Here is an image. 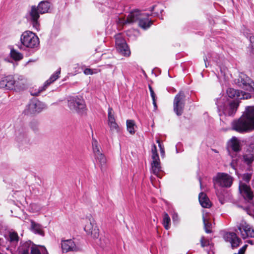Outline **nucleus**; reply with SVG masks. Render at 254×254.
Listing matches in <instances>:
<instances>
[{
	"instance_id": "nucleus-1",
	"label": "nucleus",
	"mask_w": 254,
	"mask_h": 254,
	"mask_svg": "<svg viewBox=\"0 0 254 254\" xmlns=\"http://www.w3.org/2000/svg\"><path fill=\"white\" fill-rule=\"evenodd\" d=\"M232 129L239 133L254 130V106L246 108L244 114L232 123Z\"/></svg>"
},
{
	"instance_id": "nucleus-2",
	"label": "nucleus",
	"mask_w": 254,
	"mask_h": 254,
	"mask_svg": "<svg viewBox=\"0 0 254 254\" xmlns=\"http://www.w3.org/2000/svg\"><path fill=\"white\" fill-rule=\"evenodd\" d=\"M51 4L49 0L41 1L37 6H31L30 10L27 15V20L32 24L37 31L40 29V23L38 19L40 14H44L49 12Z\"/></svg>"
},
{
	"instance_id": "nucleus-3",
	"label": "nucleus",
	"mask_w": 254,
	"mask_h": 254,
	"mask_svg": "<svg viewBox=\"0 0 254 254\" xmlns=\"http://www.w3.org/2000/svg\"><path fill=\"white\" fill-rule=\"evenodd\" d=\"M0 88L19 91L26 88V80L20 75H9L0 80Z\"/></svg>"
},
{
	"instance_id": "nucleus-4",
	"label": "nucleus",
	"mask_w": 254,
	"mask_h": 254,
	"mask_svg": "<svg viewBox=\"0 0 254 254\" xmlns=\"http://www.w3.org/2000/svg\"><path fill=\"white\" fill-rule=\"evenodd\" d=\"M148 17L149 14L141 13L138 10H135L129 13L126 20L120 19V21L123 24L132 23L138 21L139 26L145 29L149 28L152 24L151 21L148 20Z\"/></svg>"
},
{
	"instance_id": "nucleus-5",
	"label": "nucleus",
	"mask_w": 254,
	"mask_h": 254,
	"mask_svg": "<svg viewBox=\"0 0 254 254\" xmlns=\"http://www.w3.org/2000/svg\"><path fill=\"white\" fill-rule=\"evenodd\" d=\"M21 45L19 49H23L24 48L34 49L39 45V39L35 33L30 31H25L22 33L20 36Z\"/></svg>"
},
{
	"instance_id": "nucleus-6",
	"label": "nucleus",
	"mask_w": 254,
	"mask_h": 254,
	"mask_svg": "<svg viewBox=\"0 0 254 254\" xmlns=\"http://www.w3.org/2000/svg\"><path fill=\"white\" fill-rule=\"evenodd\" d=\"M67 101L68 107L71 111L81 115L86 113V106L84 100L81 97H69Z\"/></svg>"
},
{
	"instance_id": "nucleus-7",
	"label": "nucleus",
	"mask_w": 254,
	"mask_h": 254,
	"mask_svg": "<svg viewBox=\"0 0 254 254\" xmlns=\"http://www.w3.org/2000/svg\"><path fill=\"white\" fill-rule=\"evenodd\" d=\"M216 105L220 111H222L225 115L228 116H233L235 114L239 106V103L235 101L224 103L221 99L217 100Z\"/></svg>"
},
{
	"instance_id": "nucleus-8",
	"label": "nucleus",
	"mask_w": 254,
	"mask_h": 254,
	"mask_svg": "<svg viewBox=\"0 0 254 254\" xmlns=\"http://www.w3.org/2000/svg\"><path fill=\"white\" fill-rule=\"evenodd\" d=\"M185 95L181 91L177 94L174 100L173 109L177 116L182 115L185 106Z\"/></svg>"
},
{
	"instance_id": "nucleus-9",
	"label": "nucleus",
	"mask_w": 254,
	"mask_h": 254,
	"mask_svg": "<svg viewBox=\"0 0 254 254\" xmlns=\"http://www.w3.org/2000/svg\"><path fill=\"white\" fill-rule=\"evenodd\" d=\"M213 181L214 186L217 184L221 187L229 188L232 184L233 179L232 177L227 174L218 173L217 175L213 178Z\"/></svg>"
},
{
	"instance_id": "nucleus-10",
	"label": "nucleus",
	"mask_w": 254,
	"mask_h": 254,
	"mask_svg": "<svg viewBox=\"0 0 254 254\" xmlns=\"http://www.w3.org/2000/svg\"><path fill=\"white\" fill-rule=\"evenodd\" d=\"M115 44L117 51L125 56H129L130 52L126 41L121 34L115 35Z\"/></svg>"
},
{
	"instance_id": "nucleus-11",
	"label": "nucleus",
	"mask_w": 254,
	"mask_h": 254,
	"mask_svg": "<svg viewBox=\"0 0 254 254\" xmlns=\"http://www.w3.org/2000/svg\"><path fill=\"white\" fill-rule=\"evenodd\" d=\"M115 44L117 51L125 56H129L130 52L126 41L121 34L115 35Z\"/></svg>"
},
{
	"instance_id": "nucleus-12",
	"label": "nucleus",
	"mask_w": 254,
	"mask_h": 254,
	"mask_svg": "<svg viewBox=\"0 0 254 254\" xmlns=\"http://www.w3.org/2000/svg\"><path fill=\"white\" fill-rule=\"evenodd\" d=\"M84 230L87 234L90 235L94 238H97L99 236V229L95 220L92 217L85 220Z\"/></svg>"
},
{
	"instance_id": "nucleus-13",
	"label": "nucleus",
	"mask_w": 254,
	"mask_h": 254,
	"mask_svg": "<svg viewBox=\"0 0 254 254\" xmlns=\"http://www.w3.org/2000/svg\"><path fill=\"white\" fill-rule=\"evenodd\" d=\"M45 104L37 100L31 101L27 107L26 112L27 114H34L40 112L45 108Z\"/></svg>"
},
{
	"instance_id": "nucleus-14",
	"label": "nucleus",
	"mask_w": 254,
	"mask_h": 254,
	"mask_svg": "<svg viewBox=\"0 0 254 254\" xmlns=\"http://www.w3.org/2000/svg\"><path fill=\"white\" fill-rule=\"evenodd\" d=\"M242 237L245 239L248 237H254V230L250 225L242 221L238 226Z\"/></svg>"
},
{
	"instance_id": "nucleus-15",
	"label": "nucleus",
	"mask_w": 254,
	"mask_h": 254,
	"mask_svg": "<svg viewBox=\"0 0 254 254\" xmlns=\"http://www.w3.org/2000/svg\"><path fill=\"white\" fill-rule=\"evenodd\" d=\"M223 237L225 241L231 244L232 249L237 248L241 243V240L233 232H227L224 234Z\"/></svg>"
},
{
	"instance_id": "nucleus-16",
	"label": "nucleus",
	"mask_w": 254,
	"mask_h": 254,
	"mask_svg": "<svg viewBox=\"0 0 254 254\" xmlns=\"http://www.w3.org/2000/svg\"><path fill=\"white\" fill-rule=\"evenodd\" d=\"M227 94L230 98L236 99H247L251 97L249 94L232 88H229L227 90Z\"/></svg>"
},
{
	"instance_id": "nucleus-17",
	"label": "nucleus",
	"mask_w": 254,
	"mask_h": 254,
	"mask_svg": "<svg viewBox=\"0 0 254 254\" xmlns=\"http://www.w3.org/2000/svg\"><path fill=\"white\" fill-rule=\"evenodd\" d=\"M61 247L63 253H67L69 251L76 252L80 250V248L76 246L71 239L62 240Z\"/></svg>"
},
{
	"instance_id": "nucleus-18",
	"label": "nucleus",
	"mask_w": 254,
	"mask_h": 254,
	"mask_svg": "<svg viewBox=\"0 0 254 254\" xmlns=\"http://www.w3.org/2000/svg\"><path fill=\"white\" fill-rule=\"evenodd\" d=\"M240 193L244 198L248 201L253 199L254 195L251 188L244 183H241L239 186Z\"/></svg>"
},
{
	"instance_id": "nucleus-19",
	"label": "nucleus",
	"mask_w": 254,
	"mask_h": 254,
	"mask_svg": "<svg viewBox=\"0 0 254 254\" xmlns=\"http://www.w3.org/2000/svg\"><path fill=\"white\" fill-rule=\"evenodd\" d=\"M61 68H60L58 71H57L55 73H54L53 75H51L50 78L45 82L44 86L42 87L39 88L38 93L33 94V95L35 96H37L41 92L43 91V90H45V89L50 84L54 82L59 78Z\"/></svg>"
},
{
	"instance_id": "nucleus-20",
	"label": "nucleus",
	"mask_w": 254,
	"mask_h": 254,
	"mask_svg": "<svg viewBox=\"0 0 254 254\" xmlns=\"http://www.w3.org/2000/svg\"><path fill=\"white\" fill-rule=\"evenodd\" d=\"M151 172L158 178L162 177V171L159 160H153L151 163Z\"/></svg>"
},
{
	"instance_id": "nucleus-21",
	"label": "nucleus",
	"mask_w": 254,
	"mask_h": 254,
	"mask_svg": "<svg viewBox=\"0 0 254 254\" xmlns=\"http://www.w3.org/2000/svg\"><path fill=\"white\" fill-rule=\"evenodd\" d=\"M228 148L231 149L236 152H239L241 150L239 140L236 137H233L228 142Z\"/></svg>"
},
{
	"instance_id": "nucleus-22",
	"label": "nucleus",
	"mask_w": 254,
	"mask_h": 254,
	"mask_svg": "<svg viewBox=\"0 0 254 254\" xmlns=\"http://www.w3.org/2000/svg\"><path fill=\"white\" fill-rule=\"evenodd\" d=\"M199 201L202 207L204 208H209L211 206V203L206 194L203 192H200L198 196Z\"/></svg>"
},
{
	"instance_id": "nucleus-23",
	"label": "nucleus",
	"mask_w": 254,
	"mask_h": 254,
	"mask_svg": "<svg viewBox=\"0 0 254 254\" xmlns=\"http://www.w3.org/2000/svg\"><path fill=\"white\" fill-rule=\"evenodd\" d=\"M244 162L250 166L254 161V154L250 151H246L243 155Z\"/></svg>"
},
{
	"instance_id": "nucleus-24",
	"label": "nucleus",
	"mask_w": 254,
	"mask_h": 254,
	"mask_svg": "<svg viewBox=\"0 0 254 254\" xmlns=\"http://www.w3.org/2000/svg\"><path fill=\"white\" fill-rule=\"evenodd\" d=\"M31 229L32 231L35 234H38L44 236V232L42 230V226L34 221H31Z\"/></svg>"
},
{
	"instance_id": "nucleus-25",
	"label": "nucleus",
	"mask_w": 254,
	"mask_h": 254,
	"mask_svg": "<svg viewBox=\"0 0 254 254\" xmlns=\"http://www.w3.org/2000/svg\"><path fill=\"white\" fill-rule=\"evenodd\" d=\"M135 127L136 125L134 121L131 120H128L127 121V130L131 134H133L135 133Z\"/></svg>"
},
{
	"instance_id": "nucleus-26",
	"label": "nucleus",
	"mask_w": 254,
	"mask_h": 254,
	"mask_svg": "<svg viewBox=\"0 0 254 254\" xmlns=\"http://www.w3.org/2000/svg\"><path fill=\"white\" fill-rule=\"evenodd\" d=\"M8 237V240L13 245L16 244L19 241V238L16 232H9Z\"/></svg>"
},
{
	"instance_id": "nucleus-27",
	"label": "nucleus",
	"mask_w": 254,
	"mask_h": 254,
	"mask_svg": "<svg viewBox=\"0 0 254 254\" xmlns=\"http://www.w3.org/2000/svg\"><path fill=\"white\" fill-rule=\"evenodd\" d=\"M108 126L110 127V130L112 132H119L120 130V128L119 126L117 124V123L116 122V120L109 122L108 123Z\"/></svg>"
},
{
	"instance_id": "nucleus-28",
	"label": "nucleus",
	"mask_w": 254,
	"mask_h": 254,
	"mask_svg": "<svg viewBox=\"0 0 254 254\" xmlns=\"http://www.w3.org/2000/svg\"><path fill=\"white\" fill-rule=\"evenodd\" d=\"M171 220L167 213H164L163 217V225L166 230L170 228Z\"/></svg>"
},
{
	"instance_id": "nucleus-29",
	"label": "nucleus",
	"mask_w": 254,
	"mask_h": 254,
	"mask_svg": "<svg viewBox=\"0 0 254 254\" xmlns=\"http://www.w3.org/2000/svg\"><path fill=\"white\" fill-rule=\"evenodd\" d=\"M10 55L11 58L15 61H19L23 58L22 54L14 49L11 50Z\"/></svg>"
},
{
	"instance_id": "nucleus-30",
	"label": "nucleus",
	"mask_w": 254,
	"mask_h": 254,
	"mask_svg": "<svg viewBox=\"0 0 254 254\" xmlns=\"http://www.w3.org/2000/svg\"><path fill=\"white\" fill-rule=\"evenodd\" d=\"M240 79H239V80L240 83L243 84L244 87L246 89V88L248 87L249 82L251 81V79L247 75L244 74L240 76Z\"/></svg>"
},
{
	"instance_id": "nucleus-31",
	"label": "nucleus",
	"mask_w": 254,
	"mask_h": 254,
	"mask_svg": "<svg viewBox=\"0 0 254 254\" xmlns=\"http://www.w3.org/2000/svg\"><path fill=\"white\" fill-rule=\"evenodd\" d=\"M95 158L98 160L99 163L101 165V168L103 167L106 164V159L105 156L101 152L95 155Z\"/></svg>"
},
{
	"instance_id": "nucleus-32",
	"label": "nucleus",
	"mask_w": 254,
	"mask_h": 254,
	"mask_svg": "<svg viewBox=\"0 0 254 254\" xmlns=\"http://www.w3.org/2000/svg\"><path fill=\"white\" fill-rule=\"evenodd\" d=\"M92 143L93 151L94 155L100 153V147L98 146L97 141L95 139L93 138Z\"/></svg>"
},
{
	"instance_id": "nucleus-33",
	"label": "nucleus",
	"mask_w": 254,
	"mask_h": 254,
	"mask_svg": "<svg viewBox=\"0 0 254 254\" xmlns=\"http://www.w3.org/2000/svg\"><path fill=\"white\" fill-rule=\"evenodd\" d=\"M151 152L153 160H159V155L157 153V147L155 144H153L152 146Z\"/></svg>"
},
{
	"instance_id": "nucleus-34",
	"label": "nucleus",
	"mask_w": 254,
	"mask_h": 254,
	"mask_svg": "<svg viewBox=\"0 0 254 254\" xmlns=\"http://www.w3.org/2000/svg\"><path fill=\"white\" fill-rule=\"evenodd\" d=\"M203 221L206 233H210L211 232V230L210 229L211 226V223L209 222L204 216H203Z\"/></svg>"
},
{
	"instance_id": "nucleus-35",
	"label": "nucleus",
	"mask_w": 254,
	"mask_h": 254,
	"mask_svg": "<svg viewBox=\"0 0 254 254\" xmlns=\"http://www.w3.org/2000/svg\"><path fill=\"white\" fill-rule=\"evenodd\" d=\"M149 89L150 92L151 96L153 101V104L154 105V109H156L157 108V104L156 102V95L151 87V86H149Z\"/></svg>"
},
{
	"instance_id": "nucleus-36",
	"label": "nucleus",
	"mask_w": 254,
	"mask_h": 254,
	"mask_svg": "<svg viewBox=\"0 0 254 254\" xmlns=\"http://www.w3.org/2000/svg\"><path fill=\"white\" fill-rule=\"evenodd\" d=\"M115 120L113 109L111 107L108 108V122Z\"/></svg>"
},
{
	"instance_id": "nucleus-37",
	"label": "nucleus",
	"mask_w": 254,
	"mask_h": 254,
	"mask_svg": "<svg viewBox=\"0 0 254 254\" xmlns=\"http://www.w3.org/2000/svg\"><path fill=\"white\" fill-rule=\"evenodd\" d=\"M23 247H25V248H22V254H29V251L30 249V243H25Z\"/></svg>"
},
{
	"instance_id": "nucleus-38",
	"label": "nucleus",
	"mask_w": 254,
	"mask_h": 254,
	"mask_svg": "<svg viewBox=\"0 0 254 254\" xmlns=\"http://www.w3.org/2000/svg\"><path fill=\"white\" fill-rule=\"evenodd\" d=\"M252 178V174L250 173H245L243 174L242 179L247 183H249Z\"/></svg>"
},
{
	"instance_id": "nucleus-39",
	"label": "nucleus",
	"mask_w": 254,
	"mask_h": 254,
	"mask_svg": "<svg viewBox=\"0 0 254 254\" xmlns=\"http://www.w3.org/2000/svg\"><path fill=\"white\" fill-rule=\"evenodd\" d=\"M31 254H41L39 250L35 246L30 247Z\"/></svg>"
},
{
	"instance_id": "nucleus-40",
	"label": "nucleus",
	"mask_w": 254,
	"mask_h": 254,
	"mask_svg": "<svg viewBox=\"0 0 254 254\" xmlns=\"http://www.w3.org/2000/svg\"><path fill=\"white\" fill-rule=\"evenodd\" d=\"M38 123L36 121H32L30 124V127L34 131L38 129Z\"/></svg>"
},
{
	"instance_id": "nucleus-41",
	"label": "nucleus",
	"mask_w": 254,
	"mask_h": 254,
	"mask_svg": "<svg viewBox=\"0 0 254 254\" xmlns=\"http://www.w3.org/2000/svg\"><path fill=\"white\" fill-rule=\"evenodd\" d=\"M246 90L250 91H254V82L251 79V81L249 82L248 87L246 88Z\"/></svg>"
},
{
	"instance_id": "nucleus-42",
	"label": "nucleus",
	"mask_w": 254,
	"mask_h": 254,
	"mask_svg": "<svg viewBox=\"0 0 254 254\" xmlns=\"http://www.w3.org/2000/svg\"><path fill=\"white\" fill-rule=\"evenodd\" d=\"M201 246L202 247H204L208 245L209 242L204 240V238L202 237L200 240Z\"/></svg>"
},
{
	"instance_id": "nucleus-43",
	"label": "nucleus",
	"mask_w": 254,
	"mask_h": 254,
	"mask_svg": "<svg viewBox=\"0 0 254 254\" xmlns=\"http://www.w3.org/2000/svg\"><path fill=\"white\" fill-rule=\"evenodd\" d=\"M247 151H250L254 154V143H251L249 145Z\"/></svg>"
},
{
	"instance_id": "nucleus-44",
	"label": "nucleus",
	"mask_w": 254,
	"mask_h": 254,
	"mask_svg": "<svg viewBox=\"0 0 254 254\" xmlns=\"http://www.w3.org/2000/svg\"><path fill=\"white\" fill-rule=\"evenodd\" d=\"M84 73L86 75H90L93 73L92 69L90 68H86L84 71Z\"/></svg>"
},
{
	"instance_id": "nucleus-45",
	"label": "nucleus",
	"mask_w": 254,
	"mask_h": 254,
	"mask_svg": "<svg viewBox=\"0 0 254 254\" xmlns=\"http://www.w3.org/2000/svg\"><path fill=\"white\" fill-rule=\"evenodd\" d=\"M160 154H161V156L162 157H164L165 156V150H164V148H161V149H160Z\"/></svg>"
},
{
	"instance_id": "nucleus-46",
	"label": "nucleus",
	"mask_w": 254,
	"mask_h": 254,
	"mask_svg": "<svg viewBox=\"0 0 254 254\" xmlns=\"http://www.w3.org/2000/svg\"><path fill=\"white\" fill-rule=\"evenodd\" d=\"M157 142L158 143V145L160 148V149H161V148H164L163 146L161 144V143H160V142L159 140H157Z\"/></svg>"
},
{
	"instance_id": "nucleus-47",
	"label": "nucleus",
	"mask_w": 254,
	"mask_h": 254,
	"mask_svg": "<svg viewBox=\"0 0 254 254\" xmlns=\"http://www.w3.org/2000/svg\"><path fill=\"white\" fill-rule=\"evenodd\" d=\"M250 41L252 44L254 43V36H251L250 37Z\"/></svg>"
},
{
	"instance_id": "nucleus-48",
	"label": "nucleus",
	"mask_w": 254,
	"mask_h": 254,
	"mask_svg": "<svg viewBox=\"0 0 254 254\" xmlns=\"http://www.w3.org/2000/svg\"><path fill=\"white\" fill-rule=\"evenodd\" d=\"M245 251L244 250H243V249H242L241 248L239 250V252L238 253V254H245Z\"/></svg>"
},
{
	"instance_id": "nucleus-49",
	"label": "nucleus",
	"mask_w": 254,
	"mask_h": 254,
	"mask_svg": "<svg viewBox=\"0 0 254 254\" xmlns=\"http://www.w3.org/2000/svg\"><path fill=\"white\" fill-rule=\"evenodd\" d=\"M247 245H245L242 248H241V249H243V250H244L245 252L246 250L247 249Z\"/></svg>"
},
{
	"instance_id": "nucleus-50",
	"label": "nucleus",
	"mask_w": 254,
	"mask_h": 254,
	"mask_svg": "<svg viewBox=\"0 0 254 254\" xmlns=\"http://www.w3.org/2000/svg\"><path fill=\"white\" fill-rule=\"evenodd\" d=\"M207 58H204V61L205 63H206V61H207ZM205 66H206V67H207V64H206V63H205Z\"/></svg>"
},
{
	"instance_id": "nucleus-51",
	"label": "nucleus",
	"mask_w": 254,
	"mask_h": 254,
	"mask_svg": "<svg viewBox=\"0 0 254 254\" xmlns=\"http://www.w3.org/2000/svg\"><path fill=\"white\" fill-rule=\"evenodd\" d=\"M176 217H177V215H174L173 216V220H175V219L176 218Z\"/></svg>"
},
{
	"instance_id": "nucleus-52",
	"label": "nucleus",
	"mask_w": 254,
	"mask_h": 254,
	"mask_svg": "<svg viewBox=\"0 0 254 254\" xmlns=\"http://www.w3.org/2000/svg\"><path fill=\"white\" fill-rule=\"evenodd\" d=\"M176 217H177V215H174L173 216V220H175V219L176 218Z\"/></svg>"
},
{
	"instance_id": "nucleus-53",
	"label": "nucleus",
	"mask_w": 254,
	"mask_h": 254,
	"mask_svg": "<svg viewBox=\"0 0 254 254\" xmlns=\"http://www.w3.org/2000/svg\"><path fill=\"white\" fill-rule=\"evenodd\" d=\"M106 245V243H105V245L102 244V243H101V247H105Z\"/></svg>"
},
{
	"instance_id": "nucleus-54",
	"label": "nucleus",
	"mask_w": 254,
	"mask_h": 254,
	"mask_svg": "<svg viewBox=\"0 0 254 254\" xmlns=\"http://www.w3.org/2000/svg\"><path fill=\"white\" fill-rule=\"evenodd\" d=\"M199 183H200V187H201V179L200 178H199Z\"/></svg>"
},
{
	"instance_id": "nucleus-55",
	"label": "nucleus",
	"mask_w": 254,
	"mask_h": 254,
	"mask_svg": "<svg viewBox=\"0 0 254 254\" xmlns=\"http://www.w3.org/2000/svg\"><path fill=\"white\" fill-rule=\"evenodd\" d=\"M154 6H153V7H152L151 10H152V11H153V10H154Z\"/></svg>"
},
{
	"instance_id": "nucleus-56",
	"label": "nucleus",
	"mask_w": 254,
	"mask_h": 254,
	"mask_svg": "<svg viewBox=\"0 0 254 254\" xmlns=\"http://www.w3.org/2000/svg\"><path fill=\"white\" fill-rule=\"evenodd\" d=\"M231 166L234 169V166L232 164H231Z\"/></svg>"
},
{
	"instance_id": "nucleus-57",
	"label": "nucleus",
	"mask_w": 254,
	"mask_h": 254,
	"mask_svg": "<svg viewBox=\"0 0 254 254\" xmlns=\"http://www.w3.org/2000/svg\"><path fill=\"white\" fill-rule=\"evenodd\" d=\"M0 254H2L0 253Z\"/></svg>"
}]
</instances>
